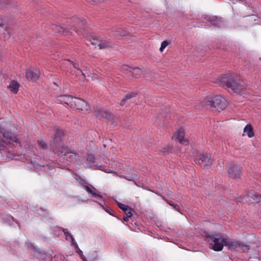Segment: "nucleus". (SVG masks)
I'll list each match as a JSON object with an SVG mask.
<instances>
[{
	"label": "nucleus",
	"mask_w": 261,
	"mask_h": 261,
	"mask_svg": "<svg viewBox=\"0 0 261 261\" xmlns=\"http://www.w3.org/2000/svg\"><path fill=\"white\" fill-rule=\"evenodd\" d=\"M244 133H246L249 138L253 137L254 136V133L251 125H247L244 128Z\"/></svg>",
	"instance_id": "6ab92c4d"
},
{
	"label": "nucleus",
	"mask_w": 261,
	"mask_h": 261,
	"mask_svg": "<svg viewBox=\"0 0 261 261\" xmlns=\"http://www.w3.org/2000/svg\"><path fill=\"white\" fill-rule=\"evenodd\" d=\"M171 149L172 148L170 146H169V145H167L165 147L163 148L161 151L162 152L164 153V154H166L170 152Z\"/></svg>",
	"instance_id": "393cba45"
},
{
	"label": "nucleus",
	"mask_w": 261,
	"mask_h": 261,
	"mask_svg": "<svg viewBox=\"0 0 261 261\" xmlns=\"http://www.w3.org/2000/svg\"><path fill=\"white\" fill-rule=\"evenodd\" d=\"M63 231H64V233L65 234V235L66 236L67 239L68 238H69L70 239H71V243L73 245H77L73 237H72V236L71 235V234L67 231L66 229H63Z\"/></svg>",
	"instance_id": "4be33fe9"
},
{
	"label": "nucleus",
	"mask_w": 261,
	"mask_h": 261,
	"mask_svg": "<svg viewBox=\"0 0 261 261\" xmlns=\"http://www.w3.org/2000/svg\"><path fill=\"white\" fill-rule=\"evenodd\" d=\"M0 134H2L3 137V140L0 141V146H4V143L9 144L11 142L19 143L18 138L13 134L1 126Z\"/></svg>",
	"instance_id": "39448f33"
},
{
	"label": "nucleus",
	"mask_w": 261,
	"mask_h": 261,
	"mask_svg": "<svg viewBox=\"0 0 261 261\" xmlns=\"http://www.w3.org/2000/svg\"><path fill=\"white\" fill-rule=\"evenodd\" d=\"M117 205L123 212L124 211V210H125V208H126L128 206V205H125L124 204H122V203H121L120 202H117Z\"/></svg>",
	"instance_id": "473e14b6"
},
{
	"label": "nucleus",
	"mask_w": 261,
	"mask_h": 261,
	"mask_svg": "<svg viewBox=\"0 0 261 261\" xmlns=\"http://www.w3.org/2000/svg\"><path fill=\"white\" fill-rule=\"evenodd\" d=\"M211 156L207 153L201 154L198 158V164L203 167L211 165Z\"/></svg>",
	"instance_id": "1a4fd4ad"
},
{
	"label": "nucleus",
	"mask_w": 261,
	"mask_h": 261,
	"mask_svg": "<svg viewBox=\"0 0 261 261\" xmlns=\"http://www.w3.org/2000/svg\"><path fill=\"white\" fill-rule=\"evenodd\" d=\"M51 29L55 32V33H60L63 35H68L69 34L70 32L67 30L66 28L62 26L57 25L55 24H53L51 27Z\"/></svg>",
	"instance_id": "ddd939ff"
},
{
	"label": "nucleus",
	"mask_w": 261,
	"mask_h": 261,
	"mask_svg": "<svg viewBox=\"0 0 261 261\" xmlns=\"http://www.w3.org/2000/svg\"><path fill=\"white\" fill-rule=\"evenodd\" d=\"M211 23L215 26L221 27L223 25L224 22L221 18L218 17H213L212 19L210 20Z\"/></svg>",
	"instance_id": "a211bd4d"
},
{
	"label": "nucleus",
	"mask_w": 261,
	"mask_h": 261,
	"mask_svg": "<svg viewBox=\"0 0 261 261\" xmlns=\"http://www.w3.org/2000/svg\"><path fill=\"white\" fill-rule=\"evenodd\" d=\"M134 212V210L129 207L128 206L125 210H124V213L126 215V216H128V217H132L133 215V212Z\"/></svg>",
	"instance_id": "b1692460"
},
{
	"label": "nucleus",
	"mask_w": 261,
	"mask_h": 261,
	"mask_svg": "<svg viewBox=\"0 0 261 261\" xmlns=\"http://www.w3.org/2000/svg\"><path fill=\"white\" fill-rule=\"evenodd\" d=\"M63 135L62 130L59 129L56 130L54 138V143L55 146L53 147V149L59 155L63 156L64 159L70 162L75 163L80 161L82 158L80 152L71 150L67 147L59 146V143L61 142Z\"/></svg>",
	"instance_id": "f257e3e1"
},
{
	"label": "nucleus",
	"mask_w": 261,
	"mask_h": 261,
	"mask_svg": "<svg viewBox=\"0 0 261 261\" xmlns=\"http://www.w3.org/2000/svg\"><path fill=\"white\" fill-rule=\"evenodd\" d=\"M84 189L88 192V193H92V188H91L88 186H86V185L84 186Z\"/></svg>",
	"instance_id": "f704fd0d"
},
{
	"label": "nucleus",
	"mask_w": 261,
	"mask_h": 261,
	"mask_svg": "<svg viewBox=\"0 0 261 261\" xmlns=\"http://www.w3.org/2000/svg\"><path fill=\"white\" fill-rule=\"evenodd\" d=\"M8 88L11 92L16 94L18 91L19 84L16 81H13L10 83Z\"/></svg>",
	"instance_id": "f3484780"
},
{
	"label": "nucleus",
	"mask_w": 261,
	"mask_h": 261,
	"mask_svg": "<svg viewBox=\"0 0 261 261\" xmlns=\"http://www.w3.org/2000/svg\"><path fill=\"white\" fill-rule=\"evenodd\" d=\"M174 137L175 140L179 141L180 143L187 144L188 141L184 139V131L183 129H179L177 133L174 135Z\"/></svg>",
	"instance_id": "f8f14e48"
},
{
	"label": "nucleus",
	"mask_w": 261,
	"mask_h": 261,
	"mask_svg": "<svg viewBox=\"0 0 261 261\" xmlns=\"http://www.w3.org/2000/svg\"><path fill=\"white\" fill-rule=\"evenodd\" d=\"M73 30H74L75 32H77V33H79V32H77V30H76V27H74V28H73Z\"/></svg>",
	"instance_id": "37998d69"
},
{
	"label": "nucleus",
	"mask_w": 261,
	"mask_h": 261,
	"mask_svg": "<svg viewBox=\"0 0 261 261\" xmlns=\"http://www.w3.org/2000/svg\"><path fill=\"white\" fill-rule=\"evenodd\" d=\"M170 44V41L168 40L164 41L162 44L161 47L160 48V50L161 52H163L164 49L169 45Z\"/></svg>",
	"instance_id": "5701e85b"
},
{
	"label": "nucleus",
	"mask_w": 261,
	"mask_h": 261,
	"mask_svg": "<svg viewBox=\"0 0 261 261\" xmlns=\"http://www.w3.org/2000/svg\"><path fill=\"white\" fill-rule=\"evenodd\" d=\"M73 98L74 97H72L69 95H62L59 97L58 101L62 103L67 104L68 106L71 107Z\"/></svg>",
	"instance_id": "4468645a"
},
{
	"label": "nucleus",
	"mask_w": 261,
	"mask_h": 261,
	"mask_svg": "<svg viewBox=\"0 0 261 261\" xmlns=\"http://www.w3.org/2000/svg\"><path fill=\"white\" fill-rule=\"evenodd\" d=\"M95 113V116L99 118H106L109 119L111 118V113L106 110H99V111H96Z\"/></svg>",
	"instance_id": "2eb2a0df"
},
{
	"label": "nucleus",
	"mask_w": 261,
	"mask_h": 261,
	"mask_svg": "<svg viewBox=\"0 0 261 261\" xmlns=\"http://www.w3.org/2000/svg\"><path fill=\"white\" fill-rule=\"evenodd\" d=\"M166 201L168 202V203L171 206H172L174 209H175L176 210H178L179 209V206L177 205H176V204H173V203H171L167 201V200H166Z\"/></svg>",
	"instance_id": "c9c22d12"
},
{
	"label": "nucleus",
	"mask_w": 261,
	"mask_h": 261,
	"mask_svg": "<svg viewBox=\"0 0 261 261\" xmlns=\"http://www.w3.org/2000/svg\"><path fill=\"white\" fill-rule=\"evenodd\" d=\"M227 102L225 99L220 95L214 97L207 96L200 100V106L206 109H212L218 112L224 110Z\"/></svg>",
	"instance_id": "20e7f679"
},
{
	"label": "nucleus",
	"mask_w": 261,
	"mask_h": 261,
	"mask_svg": "<svg viewBox=\"0 0 261 261\" xmlns=\"http://www.w3.org/2000/svg\"><path fill=\"white\" fill-rule=\"evenodd\" d=\"M87 160L89 162L92 163H94L95 162V159L94 156L92 154L89 155L88 156Z\"/></svg>",
	"instance_id": "72a5a7b5"
},
{
	"label": "nucleus",
	"mask_w": 261,
	"mask_h": 261,
	"mask_svg": "<svg viewBox=\"0 0 261 261\" xmlns=\"http://www.w3.org/2000/svg\"><path fill=\"white\" fill-rule=\"evenodd\" d=\"M6 27L4 24H0V32L3 33L6 30Z\"/></svg>",
	"instance_id": "e433bc0d"
},
{
	"label": "nucleus",
	"mask_w": 261,
	"mask_h": 261,
	"mask_svg": "<svg viewBox=\"0 0 261 261\" xmlns=\"http://www.w3.org/2000/svg\"><path fill=\"white\" fill-rule=\"evenodd\" d=\"M75 179L76 181H77L79 183H80L81 185H83V186L86 184V181L80 176H77Z\"/></svg>",
	"instance_id": "c756f323"
},
{
	"label": "nucleus",
	"mask_w": 261,
	"mask_h": 261,
	"mask_svg": "<svg viewBox=\"0 0 261 261\" xmlns=\"http://www.w3.org/2000/svg\"><path fill=\"white\" fill-rule=\"evenodd\" d=\"M71 108L83 112H87L89 109V106L85 100L76 97L73 98Z\"/></svg>",
	"instance_id": "423d86ee"
},
{
	"label": "nucleus",
	"mask_w": 261,
	"mask_h": 261,
	"mask_svg": "<svg viewBox=\"0 0 261 261\" xmlns=\"http://www.w3.org/2000/svg\"><path fill=\"white\" fill-rule=\"evenodd\" d=\"M136 95H137V93H135V92H132V93L127 94L125 95V96L124 97V98L123 99H122L121 101H120V106H124L125 104L126 101L127 100L135 97Z\"/></svg>",
	"instance_id": "aec40b11"
},
{
	"label": "nucleus",
	"mask_w": 261,
	"mask_h": 261,
	"mask_svg": "<svg viewBox=\"0 0 261 261\" xmlns=\"http://www.w3.org/2000/svg\"><path fill=\"white\" fill-rule=\"evenodd\" d=\"M82 74L84 75V76H85V74L84 73H82Z\"/></svg>",
	"instance_id": "a18cd8bd"
},
{
	"label": "nucleus",
	"mask_w": 261,
	"mask_h": 261,
	"mask_svg": "<svg viewBox=\"0 0 261 261\" xmlns=\"http://www.w3.org/2000/svg\"><path fill=\"white\" fill-rule=\"evenodd\" d=\"M118 34L120 35L121 36H124L125 35V33H119V32H118Z\"/></svg>",
	"instance_id": "58836bf2"
},
{
	"label": "nucleus",
	"mask_w": 261,
	"mask_h": 261,
	"mask_svg": "<svg viewBox=\"0 0 261 261\" xmlns=\"http://www.w3.org/2000/svg\"><path fill=\"white\" fill-rule=\"evenodd\" d=\"M249 250V247L248 245H244L241 243L240 248L239 251H242L243 252H247Z\"/></svg>",
	"instance_id": "bb28decb"
},
{
	"label": "nucleus",
	"mask_w": 261,
	"mask_h": 261,
	"mask_svg": "<svg viewBox=\"0 0 261 261\" xmlns=\"http://www.w3.org/2000/svg\"><path fill=\"white\" fill-rule=\"evenodd\" d=\"M246 201L250 203H258L261 200V195L254 190H251L247 194Z\"/></svg>",
	"instance_id": "9d476101"
},
{
	"label": "nucleus",
	"mask_w": 261,
	"mask_h": 261,
	"mask_svg": "<svg viewBox=\"0 0 261 261\" xmlns=\"http://www.w3.org/2000/svg\"><path fill=\"white\" fill-rule=\"evenodd\" d=\"M88 2L90 3L91 2V1H93L94 2H96L97 1H98V0H87Z\"/></svg>",
	"instance_id": "a19ab883"
},
{
	"label": "nucleus",
	"mask_w": 261,
	"mask_h": 261,
	"mask_svg": "<svg viewBox=\"0 0 261 261\" xmlns=\"http://www.w3.org/2000/svg\"><path fill=\"white\" fill-rule=\"evenodd\" d=\"M228 173L230 177L234 179L239 178L241 174V168L237 165H231L228 168Z\"/></svg>",
	"instance_id": "6e6552de"
},
{
	"label": "nucleus",
	"mask_w": 261,
	"mask_h": 261,
	"mask_svg": "<svg viewBox=\"0 0 261 261\" xmlns=\"http://www.w3.org/2000/svg\"><path fill=\"white\" fill-rule=\"evenodd\" d=\"M130 73L132 74V76L134 77H138L142 74L141 70L139 68H134L130 70Z\"/></svg>",
	"instance_id": "412c9836"
},
{
	"label": "nucleus",
	"mask_w": 261,
	"mask_h": 261,
	"mask_svg": "<svg viewBox=\"0 0 261 261\" xmlns=\"http://www.w3.org/2000/svg\"><path fill=\"white\" fill-rule=\"evenodd\" d=\"M137 177V175L135 173H132L130 175L126 176L125 179L129 181H133Z\"/></svg>",
	"instance_id": "cd10ccee"
},
{
	"label": "nucleus",
	"mask_w": 261,
	"mask_h": 261,
	"mask_svg": "<svg viewBox=\"0 0 261 261\" xmlns=\"http://www.w3.org/2000/svg\"><path fill=\"white\" fill-rule=\"evenodd\" d=\"M72 27L74 25L78 26L79 27H83L86 24V20L84 19H81L77 17H73L72 19Z\"/></svg>",
	"instance_id": "dca6fc26"
},
{
	"label": "nucleus",
	"mask_w": 261,
	"mask_h": 261,
	"mask_svg": "<svg viewBox=\"0 0 261 261\" xmlns=\"http://www.w3.org/2000/svg\"><path fill=\"white\" fill-rule=\"evenodd\" d=\"M38 143L39 146L42 149H46L47 148V145L46 143L41 140H38Z\"/></svg>",
	"instance_id": "7c9ffc66"
},
{
	"label": "nucleus",
	"mask_w": 261,
	"mask_h": 261,
	"mask_svg": "<svg viewBox=\"0 0 261 261\" xmlns=\"http://www.w3.org/2000/svg\"><path fill=\"white\" fill-rule=\"evenodd\" d=\"M119 177L122 178H125V177H126V176L121 175H119Z\"/></svg>",
	"instance_id": "79ce46f5"
},
{
	"label": "nucleus",
	"mask_w": 261,
	"mask_h": 261,
	"mask_svg": "<svg viewBox=\"0 0 261 261\" xmlns=\"http://www.w3.org/2000/svg\"><path fill=\"white\" fill-rule=\"evenodd\" d=\"M210 244L215 251H221L224 246L228 247L231 251H239L241 242L228 239L223 234L216 233L207 237Z\"/></svg>",
	"instance_id": "f03ea898"
},
{
	"label": "nucleus",
	"mask_w": 261,
	"mask_h": 261,
	"mask_svg": "<svg viewBox=\"0 0 261 261\" xmlns=\"http://www.w3.org/2000/svg\"><path fill=\"white\" fill-rule=\"evenodd\" d=\"M105 211H106L107 212L109 213V214H111V213H110V211H109V208H105Z\"/></svg>",
	"instance_id": "ea45409f"
},
{
	"label": "nucleus",
	"mask_w": 261,
	"mask_h": 261,
	"mask_svg": "<svg viewBox=\"0 0 261 261\" xmlns=\"http://www.w3.org/2000/svg\"><path fill=\"white\" fill-rule=\"evenodd\" d=\"M27 79L32 81H35L39 78V73L37 70H34L32 68H29L25 74Z\"/></svg>",
	"instance_id": "9b49d317"
},
{
	"label": "nucleus",
	"mask_w": 261,
	"mask_h": 261,
	"mask_svg": "<svg viewBox=\"0 0 261 261\" xmlns=\"http://www.w3.org/2000/svg\"><path fill=\"white\" fill-rule=\"evenodd\" d=\"M91 44L95 47H98L99 49H105L111 45V43L106 40L99 39L97 36H92L90 38Z\"/></svg>",
	"instance_id": "0eeeda50"
},
{
	"label": "nucleus",
	"mask_w": 261,
	"mask_h": 261,
	"mask_svg": "<svg viewBox=\"0 0 261 261\" xmlns=\"http://www.w3.org/2000/svg\"><path fill=\"white\" fill-rule=\"evenodd\" d=\"M129 217H128V216H125V217H123V220H124V221H126V222H127V221H128V220H129Z\"/></svg>",
	"instance_id": "4c0bfd02"
},
{
	"label": "nucleus",
	"mask_w": 261,
	"mask_h": 261,
	"mask_svg": "<svg viewBox=\"0 0 261 261\" xmlns=\"http://www.w3.org/2000/svg\"><path fill=\"white\" fill-rule=\"evenodd\" d=\"M66 63H69L72 64L73 66L74 67V68H76L77 69H79V65H77L76 64L74 63L72 61H71L70 60H65L64 61L63 63L66 64Z\"/></svg>",
	"instance_id": "2f4dec72"
},
{
	"label": "nucleus",
	"mask_w": 261,
	"mask_h": 261,
	"mask_svg": "<svg viewBox=\"0 0 261 261\" xmlns=\"http://www.w3.org/2000/svg\"><path fill=\"white\" fill-rule=\"evenodd\" d=\"M132 68L126 65H123L121 67V70L124 72L127 73H130V70H131Z\"/></svg>",
	"instance_id": "a878e982"
},
{
	"label": "nucleus",
	"mask_w": 261,
	"mask_h": 261,
	"mask_svg": "<svg viewBox=\"0 0 261 261\" xmlns=\"http://www.w3.org/2000/svg\"><path fill=\"white\" fill-rule=\"evenodd\" d=\"M221 86L231 89L236 93H240L245 89L244 82L235 73H226L222 77H219L215 82Z\"/></svg>",
	"instance_id": "7ed1b4c3"
},
{
	"label": "nucleus",
	"mask_w": 261,
	"mask_h": 261,
	"mask_svg": "<svg viewBox=\"0 0 261 261\" xmlns=\"http://www.w3.org/2000/svg\"><path fill=\"white\" fill-rule=\"evenodd\" d=\"M92 193H91V194L94 196H96V197H97L98 198H100V199H102V196L99 194H98L96 193V189L95 188H94L93 187H92Z\"/></svg>",
	"instance_id": "c85d7f7f"
},
{
	"label": "nucleus",
	"mask_w": 261,
	"mask_h": 261,
	"mask_svg": "<svg viewBox=\"0 0 261 261\" xmlns=\"http://www.w3.org/2000/svg\"><path fill=\"white\" fill-rule=\"evenodd\" d=\"M8 38H9L10 37V34H9V32H8Z\"/></svg>",
	"instance_id": "c03bdc74"
}]
</instances>
